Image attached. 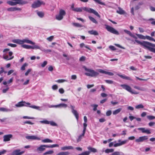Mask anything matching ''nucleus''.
<instances>
[{
    "label": "nucleus",
    "mask_w": 155,
    "mask_h": 155,
    "mask_svg": "<svg viewBox=\"0 0 155 155\" xmlns=\"http://www.w3.org/2000/svg\"><path fill=\"white\" fill-rule=\"evenodd\" d=\"M96 3H98L101 5H104L105 4L102 2L100 0H93Z\"/></svg>",
    "instance_id": "44"
},
{
    "label": "nucleus",
    "mask_w": 155,
    "mask_h": 155,
    "mask_svg": "<svg viewBox=\"0 0 155 155\" xmlns=\"http://www.w3.org/2000/svg\"><path fill=\"white\" fill-rule=\"evenodd\" d=\"M63 56L66 58V59L67 61H69L70 60V58L68 56L65 54H63Z\"/></svg>",
    "instance_id": "57"
},
{
    "label": "nucleus",
    "mask_w": 155,
    "mask_h": 155,
    "mask_svg": "<svg viewBox=\"0 0 155 155\" xmlns=\"http://www.w3.org/2000/svg\"><path fill=\"white\" fill-rule=\"evenodd\" d=\"M72 25L74 26L77 27H81L83 26L82 25H81L80 24L78 23H72Z\"/></svg>",
    "instance_id": "36"
},
{
    "label": "nucleus",
    "mask_w": 155,
    "mask_h": 155,
    "mask_svg": "<svg viewBox=\"0 0 155 155\" xmlns=\"http://www.w3.org/2000/svg\"><path fill=\"white\" fill-rule=\"evenodd\" d=\"M124 31L127 34L129 35L130 36H131V35H132V33L130 31H128L127 30L125 29V30H124Z\"/></svg>",
    "instance_id": "52"
},
{
    "label": "nucleus",
    "mask_w": 155,
    "mask_h": 155,
    "mask_svg": "<svg viewBox=\"0 0 155 155\" xmlns=\"http://www.w3.org/2000/svg\"><path fill=\"white\" fill-rule=\"evenodd\" d=\"M135 41L138 44L147 48L150 51L155 53V48L152 47H155L154 44L144 41L141 42L136 39Z\"/></svg>",
    "instance_id": "1"
},
{
    "label": "nucleus",
    "mask_w": 155,
    "mask_h": 155,
    "mask_svg": "<svg viewBox=\"0 0 155 155\" xmlns=\"http://www.w3.org/2000/svg\"><path fill=\"white\" fill-rule=\"evenodd\" d=\"M91 106L94 107L93 108V110L94 111H96L97 110V107L98 106V105L97 104H93V105H92Z\"/></svg>",
    "instance_id": "59"
},
{
    "label": "nucleus",
    "mask_w": 155,
    "mask_h": 155,
    "mask_svg": "<svg viewBox=\"0 0 155 155\" xmlns=\"http://www.w3.org/2000/svg\"><path fill=\"white\" fill-rule=\"evenodd\" d=\"M45 147L48 148L47 145H41L37 148V150L40 151H43L45 150Z\"/></svg>",
    "instance_id": "14"
},
{
    "label": "nucleus",
    "mask_w": 155,
    "mask_h": 155,
    "mask_svg": "<svg viewBox=\"0 0 155 155\" xmlns=\"http://www.w3.org/2000/svg\"><path fill=\"white\" fill-rule=\"evenodd\" d=\"M105 81L108 84H112L113 83V81L110 80H105Z\"/></svg>",
    "instance_id": "58"
},
{
    "label": "nucleus",
    "mask_w": 155,
    "mask_h": 155,
    "mask_svg": "<svg viewBox=\"0 0 155 155\" xmlns=\"http://www.w3.org/2000/svg\"><path fill=\"white\" fill-rule=\"evenodd\" d=\"M21 47L27 49H31V46L26 45H21Z\"/></svg>",
    "instance_id": "35"
},
{
    "label": "nucleus",
    "mask_w": 155,
    "mask_h": 155,
    "mask_svg": "<svg viewBox=\"0 0 155 155\" xmlns=\"http://www.w3.org/2000/svg\"><path fill=\"white\" fill-rule=\"evenodd\" d=\"M134 87L137 89L138 90H140V91H146V89L144 88H143V87H140L138 86H134Z\"/></svg>",
    "instance_id": "33"
},
{
    "label": "nucleus",
    "mask_w": 155,
    "mask_h": 155,
    "mask_svg": "<svg viewBox=\"0 0 155 155\" xmlns=\"http://www.w3.org/2000/svg\"><path fill=\"white\" fill-rule=\"evenodd\" d=\"M148 21H150V23L153 25H155V20L153 18H150L148 20Z\"/></svg>",
    "instance_id": "46"
},
{
    "label": "nucleus",
    "mask_w": 155,
    "mask_h": 155,
    "mask_svg": "<svg viewBox=\"0 0 155 155\" xmlns=\"http://www.w3.org/2000/svg\"><path fill=\"white\" fill-rule=\"evenodd\" d=\"M28 2L23 0H11L7 2V3L11 5H15L17 4L24 5L28 3Z\"/></svg>",
    "instance_id": "4"
},
{
    "label": "nucleus",
    "mask_w": 155,
    "mask_h": 155,
    "mask_svg": "<svg viewBox=\"0 0 155 155\" xmlns=\"http://www.w3.org/2000/svg\"><path fill=\"white\" fill-rule=\"evenodd\" d=\"M67 107V105L64 104H60L57 105H56V107H64L65 108Z\"/></svg>",
    "instance_id": "25"
},
{
    "label": "nucleus",
    "mask_w": 155,
    "mask_h": 155,
    "mask_svg": "<svg viewBox=\"0 0 155 155\" xmlns=\"http://www.w3.org/2000/svg\"><path fill=\"white\" fill-rule=\"evenodd\" d=\"M111 155H124L122 152L117 151V152H114Z\"/></svg>",
    "instance_id": "38"
},
{
    "label": "nucleus",
    "mask_w": 155,
    "mask_h": 155,
    "mask_svg": "<svg viewBox=\"0 0 155 155\" xmlns=\"http://www.w3.org/2000/svg\"><path fill=\"white\" fill-rule=\"evenodd\" d=\"M30 105V104L28 102H26L25 101H21L18 102L15 105L17 107H21L23 106L27 107Z\"/></svg>",
    "instance_id": "9"
},
{
    "label": "nucleus",
    "mask_w": 155,
    "mask_h": 155,
    "mask_svg": "<svg viewBox=\"0 0 155 155\" xmlns=\"http://www.w3.org/2000/svg\"><path fill=\"white\" fill-rule=\"evenodd\" d=\"M83 68L87 72L85 73V74L88 76L95 77L99 74V73L95 71L94 70L87 68L84 66Z\"/></svg>",
    "instance_id": "2"
},
{
    "label": "nucleus",
    "mask_w": 155,
    "mask_h": 155,
    "mask_svg": "<svg viewBox=\"0 0 155 155\" xmlns=\"http://www.w3.org/2000/svg\"><path fill=\"white\" fill-rule=\"evenodd\" d=\"M136 35L138 37V38H139L143 39H146V36H143L142 35L136 34Z\"/></svg>",
    "instance_id": "31"
},
{
    "label": "nucleus",
    "mask_w": 155,
    "mask_h": 155,
    "mask_svg": "<svg viewBox=\"0 0 155 155\" xmlns=\"http://www.w3.org/2000/svg\"><path fill=\"white\" fill-rule=\"evenodd\" d=\"M80 47L81 48H82L83 47H85L86 48L91 50V49H90L87 45H86L84 43H81L80 44Z\"/></svg>",
    "instance_id": "27"
},
{
    "label": "nucleus",
    "mask_w": 155,
    "mask_h": 155,
    "mask_svg": "<svg viewBox=\"0 0 155 155\" xmlns=\"http://www.w3.org/2000/svg\"><path fill=\"white\" fill-rule=\"evenodd\" d=\"M47 64V61H45L44 62L41 64V66L42 68L44 67Z\"/></svg>",
    "instance_id": "55"
},
{
    "label": "nucleus",
    "mask_w": 155,
    "mask_h": 155,
    "mask_svg": "<svg viewBox=\"0 0 155 155\" xmlns=\"http://www.w3.org/2000/svg\"><path fill=\"white\" fill-rule=\"evenodd\" d=\"M69 154L68 152H61L57 154V155H67Z\"/></svg>",
    "instance_id": "43"
},
{
    "label": "nucleus",
    "mask_w": 155,
    "mask_h": 155,
    "mask_svg": "<svg viewBox=\"0 0 155 155\" xmlns=\"http://www.w3.org/2000/svg\"><path fill=\"white\" fill-rule=\"evenodd\" d=\"M14 58V57L13 56L9 57L8 55L5 54H4L3 55V58L6 61L11 60L13 59Z\"/></svg>",
    "instance_id": "19"
},
{
    "label": "nucleus",
    "mask_w": 155,
    "mask_h": 155,
    "mask_svg": "<svg viewBox=\"0 0 155 155\" xmlns=\"http://www.w3.org/2000/svg\"><path fill=\"white\" fill-rule=\"evenodd\" d=\"M89 18L93 22V23H95V24H97V21L94 18H93L91 17V16H89Z\"/></svg>",
    "instance_id": "45"
},
{
    "label": "nucleus",
    "mask_w": 155,
    "mask_h": 155,
    "mask_svg": "<svg viewBox=\"0 0 155 155\" xmlns=\"http://www.w3.org/2000/svg\"><path fill=\"white\" fill-rule=\"evenodd\" d=\"M37 14L38 16L40 18H42L44 17V13L42 11H37Z\"/></svg>",
    "instance_id": "22"
},
{
    "label": "nucleus",
    "mask_w": 155,
    "mask_h": 155,
    "mask_svg": "<svg viewBox=\"0 0 155 155\" xmlns=\"http://www.w3.org/2000/svg\"><path fill=\"white\" fill-rule=\"evenodd\" d=\"M66 81V80L64 79H59L56 81V82L58 83H61L64 82Z\"/></svg>",
    "instance_id": "61"
},
{
    "label": "nucleus",
    "mask_w": 155,
    "mask_h": 155,
    "mask_svg": "<svg viewBox=\"0 0 155 155\" xmlns=\"http://www.w3.org/2000/svg\"><path fill=\"white\" fill-rule=\"evenodd\" d=\"M74 149V147L72 146H64L61 148V150H72Z\"/></svg>",
    "instance_id": "17"
},
{
    "label": "nucleus",
    "mask_w": 155,
    "mask_h": 155,
    "mask_svg": "<svg viewBox=\"0 0 155 155\" xmlns=\"http://www.w3.org/2000/svg\"><path fill=\"white\" fill-rule=\"evenodd\" d=\"M89 13H92L94 14L95 15L97 16L98 18L100 17V15L98 14V12L95 10H87Z\"/></svg>",
    "instance_id": "24"
},
{
    "label": "nucleus",
    "mask_w": 155,
    "mask_h": 155,
    "mask_svg": "<svg viewBox=\"0 0 155 155\" xmlns=\"http://www.w3.org/2000/svg\"><path fill=\"white\" fill-rule=\"evenodd\" d=\"M88 33L91 35H98V33L95 30H92L89 31H88Z\"/></svg>",
    "instance_id": "21"
},
{
    "label": "nucleus",
    "mask_w": 155,
    "mask_h": 155,
    "mask_svg": "<svg viewBox=\"0 0 155 155\" xmlns=\"http://www.w3.org/2000/svg\"><path fill=\"white\" fill-rule=\"evenodd\" d=\"M90 153V151H87L79 154V155H89Z\"/></svg>",
    "instance_id": "41"
},
{
    "label": "nucleus",
    "mask_w": 155,
    "mask_h": 155,
    "mask_svg": "<svg viewBox=\"0 0 155 155\" xmlns=\"http://www.w3.org/2000/svg\"><path fill=\"white\" fill-rule=\"evenodd\" d=\"M33 46H31V49H39L42 51V48L39 45H34Z\"/></svg>",
    "instance_id": "18"
},
{
    "label": "nucleus",
    "mask_w": 155,
    "mask_h": 155,
    "mask_svg": "<svg viewBox=\"0 0 155 155\" xmlns=\"http://www.w3.org/2000/svg\"><path fill=\"white\" fill-rule=\"evenodd\" d=\"M42 5H45V3L42 1L37 0L33 3L31 6L33 8H35L40 6Z\"/></svg>",
    "instance_id": "7"
},
{
    "label": "nucleus",
    "mask_w": 155,
    "mask_h": 155,
    "mask_svg": "<svg viewBox=\"0 0 155 155\" xmlns=\"http://www.w3.org/2000/svg\"><path fill=\"white\" fill-rule=\"evenodd\" d=\"M40 122L42 124H49V121L45 120L42 121H40Z\"/></svg>",
    "instance_id": "54"
},
{
    "label": "nucleus",
    "mask_w": 155,
    "mask_h": 155,
    "mask_svg": "<svg viewBox=\"0 0 155 155\" xmlns=\"http://www.w3.org/2000/svg\"><path fill=\"white\" fill-rule=\"evenodd\" d=\"M87 149L89 150H90L91 152L93 153H95L97 152V150L94 148H92L89 147H87Z\"/></svg>",
    "instance_id": "28"
},
{
    "label": "nucleus",
    "mask_w": 155,
    "mask_h": 155,
    "mask_svg": "<svg viewBox=\"0 0 155 155\" xmlns=\"http://www.w3.org/2000/svg\"><path fill=\"white\" fill-rule=\"evenodd\" d=\"M31 71V69H29L25 73V75L27 76L28 74Z\"/></svg>",
    "instance_id": "63"
},
{
    "label": "nucleus",
    "mask_w": 155,
    "mask_h": 155,
    "mask_svg": "<svg viewBox=\"0 0 155 155\" xmlns=\"http://www.w3.org/2000/svg\"><path fill=\"white\" fill-rule=\"evenodd\" d=\"M113 149H107L105 150V152L107 153H108L109 152H112L114 151Z\"/></svg>",
    "instance_id": "49"
},
{
    "label": "nucleus",
    "mask_w": 155,
    "mask_h": 155,
    "mask_svg": "<svg viewBox=\"0 0 155 155\" xmlns=\"http://www.w3.org/2000/svg\"><path fill=\"white\" fill-rule=\"evenodd\" d=\"M54 153V151L53 150H49L43 153V155H47L51 154Z\"/></svg>",
    "instance_id": "39"
},
{
    "label": "nucleus",
    "mask_w": 155,
    "mask_h": 155,
    "mask_svg": "<svg viewBox=\"0 0 155 155\" xmlns=\"http://www.w3.org/2000/svg\"><path fill=\"white\" fill-rule=\"evenodd\" d=\"M65 14L66 12L64 10H60L59 14L56 15V19L59 21L61 20Z\"/></svg>",
    "instance_id": "8"
},
{
    "label": "nucleus",
    "mask_w": 155,
    "mask_h": 155,
    "mask_svg": "<svg viewBox=\"0 0 155 155\" xmlns=\"http://www.w3.org/2000/svg\"><path fill=\"white\" fill-rule=\"evenodd\" d=\"M118 141L120 144V146L126 143L127 141V140H124L121 141L120 140H119Z\"/></svg>",
    "instance_id": "30"
},
{
    "label": "nucleus",
    "mask_w": 155,
    "mask_h": 155,
    "mask_svg": "<svg viewBox=\"0 0 155 155\" xmlns=\"http://www.w3.org/2000/svg\"><path fill=\"white\" fill-rule=\"evenodd\" d=\"M26 139L28 140H40L41 139L40 138L37 137V136L35 135L31 136H27L25 137Z\"/></svg>",
    "instance_id": "13"
},
{
    "label": "nucleus",
    "mask_w": 155,
    "mask_h": 155,
    "mask_svg": "<svg viewBox=\"0 0 155 155\" xmlns=\"http://www.w3.org/2000/svg\"><path fill=\"white\" fill-rule=\"evenodd\" d=\"M28 64L25 63H24L21 68V70L24 71L25 70V67L28 66Z\"/></svg>",
    "instance_id": "37"
},
{
    "label": "nucleus",
    "mask_w": 155,
    "mask_h": 155,
    "mask_svg": "<svg viewBox=\"0 0 155 155\" xmlns=\"http://www.w3.org/2000/svg\"><path fill=\"white\" fill-rule=\"evenodd\" d=\"M42 142L43 143H52L53 142L52 140L48 138H46L42 140Z\"/></svg>",
    "instance_id": "32"
},
{
    "label": "nucleus",
    "mask_w": 155,
    "mask_h": 155,
    "mask_svg": "<svg viewBox=\"0 0 155 155\" xmlns=\"http://www.w3.org/2000/svg\"><path fill=\"white\" fill-rule=\"evenodd\" d=\"M117 12L120 15H124L125 16H126V15H127V14L124 10H117Z\"/></svg>",
    "instance_id": "26"
},
{
    "label": "nucleus",
    "mask_w": 155,
    "mask_h": 155,
    "mask_svg": "<svg viewBox=\"0 0 155 155\" xmlns=\"http://www.w3.org/2000/svg\"><path fill=\"white\" fill-rule=\"evenodd\" d=\"M106 28L109 32L116 35H119V32L113 28L107 25H105Z\"/></svg>",
    "instance_id": "6"
},
{
    "label": "nucleus",
    "mask_w": 155,
    "mask_h": 155,
    "mask_svg": "<svg viewBox=\"0 0 155 155\" xmlns=\"http://www.w3.org/2000/svg\"><path fill=\"white\" fill-rule=\"evenodd\" d=\"M70 106L72 113L75 117L77 120L78 121L79 118L78 113L76 110H74L75 107L74 106L71 105Z\"/></svg>",
    "instance_id": "10"
},
{
    "label": "nucleus",
    "mask_w": 155,
    "mask_h": 155,
    "mask_svg": "<svg viewBox=\"0 0 155 155\" xmlns=\"http://www.w3.org/2000/svg\"><path fill=\"white\" fill-rule=\"evenodd\" d=\"M29 107L37 109L39 110H41V109H40V107L39 106H37L35 105H31L29 106Z\"/></svg>",
    "instance_id": "34"
},
{
    "label": "nucleus",
    "mask_w": 155,
    "mask_h": 155,
    "mask_svg": "<svg viewBox=\"0 0 155 155\" xmlns=\"http://www.w3.org/2000/svg\"><path fill=\"white\" fill-rule=\"evenodd\" d=\"M7 45L12 47H15L17 46V45L16 44L11 43H8L7 44Z\"/></svg>",
    "instance_id": "56"
},
{
    "label": "nucleus",
    "mask_w": 155,
    "mask_h": 155,
    "mask_svg": "<svg viewBox=\"0 0 155 155\" xmlns=\"http://www.w3.org/2000/svg\"><path fill=\"white\" fill-rule=\"evenodd\" d=\"M147 117L148 119L150 120H153L155 118V117L154 116L151 115L147 116Z\"/></svg>",
    "instance_id": "53"
},
{
    "label": "nucleus",
    "mask_w": 155,
    "mask_h": 155,
    "mask_svg": "<svg viewBox=\"0 0 155 155\" xmlns=\"http://www.w3.org/2000/svg\"><path fill=\"white\" fill-rule=\"evenodd\" d=\"M122 109L121 108H118L113 111V114L114 115H116L119 113L121 110Z\"/></svg>",
    "instance_id": "29"
},
{
    "label": "nucleus",
    "mask_w": 155,
    "mask_h": 155,
    "mask_svg": "<svg viewBox=\"0 0 155 155\" xmlns=\"http://www.w3.org/2000/svg\"><path fill=\"white\" fill-rule=\"evenodd\" d=\"M146 39H147L150 41H153L155 42V40L153 38L149 36L146 35Z\"/></svg>",
    "instance_id": "42"
},
{
    "label": "nucleus",
    "mask_w": 155,
    "mask_h": 155,
    "mask_svg": "<svg viewBox=\"0 0 155 155\" xmlns=\"http://www.w3.org/2000/svg\"><path fill=\"white\" fill-rule=\"evenodd\" d=\"M13 43H16L20 45H22L25 43L31 44L32 45L35 44V43L31 41L28 39L27 38L21 40L19 39H13L12 40Z\"/></svg>",
    "instance_id": "3"
},
{
    "label": "nucleus",
    "mask_w": 155,
    "mask_h": 155,
    "mask_svg": "<svg viewBox=\"0 0 155 155\" xmlns=\"http://www.w3.org/2000/svg\"><path fill=\"white\" fill-rule=\"evenodd\" d=\"M138 130H141L143 133H146L147 134H150L151 133L149 130L145 129L144 128H138Z\"/></svg>",
    "instance_id": "15"
},
{
    "label": "nucleus",
    "mask_w": 155,
    "mask_h": 155,
    "mask_svg": "<svg viewBox=\"0 0 155 155\" xmlns=\"http://www.w3.org/2000/svg\"><path fill=\"white\" fill-rule=\"evenodd\" d=\"M23 118L24 119H34V118L33 117H30L27 116H24L23 117Z\"/></svg>",
    "instance_id": "60"
},
{
    "label": "nucleus",
    "mask_w": 155,
    "mask_h": 155,
    "mask_svg": "<svg viewBox=\"0 0 155 155\" xmlns=\"http://www.w3.org/2000/svg\"><path fill=\"white\" fill-rule=\"evenodd\" d=\"M12 110L7 108L4 107H1L0 108V111L5 112H8L11 111Z\"/></svg>",
    "instance_id": "23"
},
{
    "label": "nucleus",
    "mask_w": 155,
    "mask_h": 155,
    "mask_svg": "<svg viewBox=\"0 0 155 155\" xmlns=\"http://www.w3.org/2000/svg\"><path fill=\"white\" fill-rule=\"evenodd\" d=\"M49 124H50V125L52 126H57V124L53 121H49Z\"/></svg>",
    "instance_id": "50"
},
{
    "label": "nucleus",
    "mask_w": 155,
    "mask_h": 155,
    "mask_svg": "<svg viewBox=\"0 0 155 155\" xmlns=\"http://www.w3.org/2000/svg\"><path fill=\"white\" fill-rule=\"evenodd\" d=\"M59 145L57 144H53L49 146L48 145V148H53L56 147H58Z\"/></svg>",
    "instance_id": "51"
},
{
    "label": "nucleus",
    "mask_w": 155,
    "mask_h": 155,
    "mask_svg": "<svg viewBox=\"0 0 155 155\" xmlns=\"http://www.w3.org/2000/svg\"><path fill=\"white\" fill-rule=\"evenodd\" d=\"M120 86L123 89L126 90L130 92L132 94H139L138 92H137L135 91H133L132 90V88L129 85L126 84H121Z\"/></svg>",
    "instance_id": "5"
},
{
    "label": "nucleus",
    "mask_w": 155,
    "mask_h": 155,
    "mask_svg": "<svg viewBox=\"0 0 155 155\" xmlns=\"http://www.w3.org/2000/svg\"><path fill=\"white\" fill-rule=\"evenodd\" d=\"M84 136H82V135H81L80 136H79L78 137V138H77V142H79L82 139V137Z\"/></svg>",
    "instance_id": "47"
},
{
    "label": "nucleus",
    "mask_w": 155,
    "mask_h": 155,
    "mask_svg": "<svg viewBox=\"0 0 155 155\" xmlns=\"http://www.w3.org/2000/svg\"><path fill=\"white\" fill-rule=\"evenodd\" d=\"M24 151L20 152V150H14L13 151L12 153L13 155H18V154H22L23 153H24Z\"/></svg>",
    "instance_id": "16"
},
{
    "label": "nucleus",
    "mask_w": 155,
    "mask_h": 155,
    "mask_svg": "<svg viewBox=\"0 0 155 155\" xmlns=\"http://www.w3.org/2000/svg\"><path fill=\"white\" fill-rule=\"evenodd\" d=\"M42 51L43 52H44L45 53H49V52H51V50L50 49L46 50V49H43V48H42Z\"/></svg>",
    "instance_id": "48"
},
{
    "label": "nucleus",
    "mask_w": 155,
    "mask_h": 155,
    "mask_svg": "<svg viewBox=\"0 0 155 155\" xmlns=\"http://www.w3.org/2000/svg\"><path fill=\"white\" fill-rule=\"evenodd\" d=\"M148 139V137L147 136H144L140 137L139 138L136 139L135 141L137 143L142 142L147 140Z\"/></svg>",
    "instance_id": "11"
},
{
    "label": "nucleus",
    "mask_w": 155,
    "mask_h": 155,
    "mask_svg": "<svg viewBox=\"0 0 155 155\" xmlns=\"http://www.w3.org/2000/svg\"><path fill=\"white\" fill-rule=\"evenodd\" d=\"M135 107L137 109L143 108H144V106L142 104H140L135 106Z\"/></svg>",
    "instance_id": "40"
},
{
    "label": "nucleus",
    "mask_w": 155,
    "mask_h": 155,
    "mask_svg": "<svg viewBox=\"0 0 155 155\" xmlns=\"http://www.w3.org/2000/svg\"><path fill=\"white\" fill-rule=\"evenodd\" d=\"M13 135L12 134H9L4 136L3 141L4 142L8 141L10 140L12 138Z\"/></svg>",
    "instance_id": "12"
},
{
    "label": "nucleus",
    "mask_w": 155,
    "mask_h": 155,
    "mask_svg": "<svg viewBox=\"0 0 155 155\" xmlns=\"http://www.w3.org/2000/svg\"><path fill=\"white\" fill-rule=\"evenodd\" d=\"M54 37L53 36H50L47 39L50 41H51L53 39Z\"/></svg>",
    "instance_id": "62"
},
{
    "label": "nucleus",
    "mask_w": 155,
    "mask_h": 155,
    "mask_svg": "<svg viewBox=\"0 0 155 155\" xmlns=\"http://www.w3.org/2000/svg\"><path fill=\"white\" fill-rule=\"evenodd\" d=\"M117 75L120 77L121 78L126 79V80H132V79L131 78L129 77H127L125 75H120L119 74H118Z\"/></svg>",
    "instance_id": "20"
},
{
    "label": "nucleus",
    "mask_w": 155,
    "mask_h": 155,
    "mask_svg": "<svg viewBox=\"0 0 155 155\" xmlns=\"http://www.w3.org/2000/svg\"><path fill=\"white\" fill-rule=\"evenodd\" d=\"M52 88L53 90H56L58 89V86L56 84L52 86Z\"/></svg>",
    "instance_id": "64"
}]
</instances>
